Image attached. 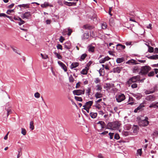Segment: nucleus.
<instances>
[{
	"mask_svg": "<svg viewBox=\"0 0 158 158\" xmlns=\"http://www.w3.org/2000/svg\"><path fill=\"white\" fill-rule=\"evenodd\" d=\"M151 69V68L149 66H144L141 67L139 74L142 75L147 74Z\"/></svg>",
	"mask_w": 158,
	"mask_h": 158,
	"instance_id": "1",
	"label": "nucleus"
},
{
	"mask_svg": "<svg viewBox=\"0 0 158 158\" xmlns=\"http://www.w3.org/2000/svg\"><path fill=\"white\" fill-rule=\"evenodd\" d=\"M140 79V77L139 75L133 76L129 79L127 81V82L129 85H131L132 84V83H135L137 82L138 80H139Z\"/></svg>",
	"mask_w": 158,
	"mask_h": 158,
	"instance_id": "2",
	"label": "nucleus"
},
{
	"mask_svg": "<svg viewBox=\"0 0 158 158\" xmlns=\"http://www.w3.org/2000/svg\"><path fill=\"white\" fill-rule=\"evenodd\" d=\"M116 101L118 102H120L124 100L125 99V95L122 93H119L115 96Z\"/></svg>",
	"mask_w": 158,
	"mask_h": 158,
	"instance_id": "3",
	"label": "nucleus"
},
{
	"mask_svg": "<svg viewBox=\"0 0 158 158\" xmlns=\"http://www.w3.org/2000/svg\"><path fill=\"white\" fill-rule=\"evenodd\" d=\"M148 117H145L144 119L140 121V125L143 127L147 126L149 124V122L148 121Z\"/></svg>",
	"mask_w": 158,
	"mask_h": 158,
	"instance_id": "4",
	"label": "nucleus"
},
{
	"mask_svg": "<svg viewBox=\"0 0 158 158\" xmlns=\"http://www.w3.org/2000/svg\"><path fill=\"white\" fill-rule=\"evenodd\" d=\"M85 93V90L77 89L74 90L73 91V93L74 95H80L83 94Z\"/></svg>",
	"mask_w": 158,
	"mask_h": 158,
	"instance_id": "5",
	"label": "nucleus"
},
{
	"mask_svg": "<svg viewBox=\"0 0 158 158\" xmlns=\"http://www.w3.org/2000/svg\"><path fill=\"white\" fill-rule=\"evenodd\" d=\"M113 129L115 130L118 129L121 125L120 122L118 121H116L113 123Z\"/></svg>",
	"mask_w": 158,
	"mask_h": 158,
	"instance_id": "6",
	"label": "nucleus"
},
{
	"mask_svg": "<svg viewBox=\"0 0 158 158\" xmlns=\"http://www.w3.org/2000/svg\"><path fill=\"white\" fill-rule=\"evenodd\" d=\"M156 97L154 95H150L147 96L145 98V99L148 101H152L155 100Z\"/></svg>",
	"mask_w": 158,
	"mask_h": 158,
	"instance_id": "7",
	"label": "nucleus"
},
{
	"mask_svg": "<svg viewBox=\"0 0 158 158\" xmlns=\"http://www.w3.org/2000/svg\"><path fill=\"white\" fill-rule=\"evenodd\" d=\"M31 15V12H27L23 14L22 17L23 19L24 18L28 19Z\"/></svg>",
	"mask_w": 158,
	"mask_h": 158,
	"instance_id": "8",
	"label": "nucleus"
},
{
	"mask_svg": "<svg viewBox=\"0 0 158 158\" xmlns=\"http://www.w3.org/2000/svg\"><path fill=\"white\" fill-rule=\"evenodd\" d=\"M144 107V105L143 103L140 104L139 106L134 110V112L136 113L138 112V110H143V108Z\"/></svg>",
	"mask_w": 158,
	"mask_h": 158,
	"instance_id": "9",
	"label": "nucleus"
},
{
	"mask_svg": "<svg viewBox=\"0 0 158 158\" xmlns=\"http://www.w3.org/2000/svg\"><path fill=\"white\" fill-rule=\"evenodd\" d=\"M122 69V67L117 66L113 68L112 72L114 73H119Z\"/></svg>",
	"mask_w": 158,
	"mask_h": 158,
	"instance_id": "10",
	"label": "nucleus"
},
{
	"mask_svg": "<svg viewBox=\"0 0 158 158\" xmlns=\"http://www.w3.org/2000/svg\"><path fill=\"white\" fill-rule=\"evenodd\" d=\"M125 46L122 45L120 44H118L116 45V49L118 51H120L124 49L125 48Z\"/></svg>",
	"mask_w": 158,
	"mask_h": 158,
	"instance_id": "11",
	"label": "nucleus"
},
{
	"mask_svg": "<svg viewBox=\"0 0 158 158\" xmlns=\"http://www.w3.org/2000/svg\"><path fill=\"white\" fill-rule=\"evenodd\" d=\"M94 27L92 25H90L88 24L84 25L83 27V28L85 30H91L93 29Z\"/></svg>",
	"mask_w": 158,
	"mask_h": 158,
	"instance_id": "12",
	"label": "nucleus"
},
{
	"mask_svg": "<svg viewBox=\"0 0 158 158\" xmlns=\"http://www.w3.org/2000/svg\"><path fill=\"white\" fill-rule=\"evenodd\" d=\"M58 64L62 68L65 72H66L67 71V67L64 63L61 62L60 61H58Z\"/></svg>",
	"mask_w": 158,
	"mask_h": 158,
	"instance_id": "13",
	"label": "nucleus"
},
{
	"mask_svg": "<svg viewBox=\"0 0 158 158\" xmlns=\"http://www.w3.org/2000/svg\"><path fill=\"white\" fill-rule=\"evenodd\" d=\"M77 2L76 1H74L73 2H67L64 1V4L68 6H76V5Z\"/></svg>",
	"mask_w": 158,
	"mask_h": 158,
	"instance_id": "14",
	"label": "nucleus"
},
{
	"mask_svg": "<svg viewBox=\"0 0 158 158\" xmlns=\"http://www.w3.org/2000/svg\"><path fill=\"white\" fill-rule=\"evenodd\" d=\"M139 128L137 125H134L132 127L133 132L135 134H137Z\"/></svg>",
	"mask_w": 158,
	"mask_h": 158,
	"instance_id": "15",
	"label": "nucleus"
},
{
	"mask_svg": "<svg viewBox=\"0 0 158 158\" xmlns=\"http://www.w3.org/2000/svg\"><path fill=\"white\" fill-rule=\"evenodd\" d=\"M64 47L65 48L69 49L71 48L70 43L69 42H67L64 44Z\"/></svg>",
	"mask_w": 158,
	"mask_h": 158,
	"instance_id": "16",
	"label": "nucleus"
},
{
	"mask_svg": "<svg viewBox=\"0 0 158 158\" xmlns=\"http://www.w3.org/2000/svg\"><path fill=\"white\" fill-rule=\"evenodd\" d=\"M147 57L148 59H150L156 60L158 59V55H153Z\"/></svg>",
	"mask_w": 158,
	"mask_h": 158,
	"instance_id": "17",
	"label": "nucleus"
},
{
	"mask_svg": "<svg viewBox=\"0 0 158 158\" xmlns=\"http://www.w3.org/2000/svg\"><path fill=\"white\" fill-rule=\"evenodd\" d=\"M93 102V101H89L85 103V105L86 106V107L91 108V106L92 105Z\"/></svg>",
	"mask_w": 158,
	"mask_h": 158,
	"instance_id": "18",
	"label": "nucleus"
},
{
	"mask_svg": "<svg viewBox=\"0 0 158 158\" xmlns=\"http://www.w3.org/2000/svg\"><path fill=\"white\" fill-rule=\"evenodd\" d=\"M89 37V33H85L82 36V40L87 39Z\"/></svg>",
	"mask_w": 158,
	"mask_h": 158,
	"instance_id": "19",
	"label": "nucleus"
},
{
	"mask_svg": "<svg viewBox=\"0 0 158 158\" xmlns=\"http://www.w3.org/2000/svg\"><path fill=\"white\" fill-rule=\"evenodd\" d=\"M29 4H23L19 5H18V6L20 7V8L23 7L24 8H28L29 7Z\"/></svg>",
	"mask_w": 158,
	"mask_h": 158,
	"instance_id": "20",
	"label": "nucleus"
},
{
	"mask_svg": "<svg viewBox=\"0 0 158 158\" xmlns=\"http://www.w3.org/2000/svg\"><path fill=\"white\" fill-rule=\"evenodd\" d=\"M79 64L77 62H74L72 63L71 65V68L73 69L74 68H76L78 66Z\"/></svg>",
	"mask_w": 158,
	"mask_h": 158,
	"instance_id": "21",
	"label": "nucleus"
},
{
	"mask_svg": "<svg viewBox=\"0 0 158 158\" xmlns=\"http://www.w3.org/2000/svg\"><path fill=\"white\" fill-rule=\"evenodd\" d=\"M95 48L92 46H89L88 47V51L89 52H93L94 51Z\"/></svg>",
	"mask_w": 158,
	"mask_h": 158,
	"instance_id": "22",
	"label": "nucleus"
},
{
	"mask_svg": "<svg viewBox=\"0 0 158 158\" xmlns=\"http://www.w3.org/2000/svg\"><path fill=\"white\" fill-rule=\"evenodd\" d=\"M90 115L92 118H94L96 117L97 113L91 112L90 113Z\"/></svg>",
	"mask_w": 158,
	"mask_h": 158,
	"instance_id": "23",
	"label": "nucleus"
},
{
	"mask_svg": "<svg viewBox=\"0 0 158 158\" xmlns=\"http://www.w3.org/2000/svg\"><path fill=\"white\" fill-rule=\"evenodd\" d=\"M139 68L138 66H135L133 68V71L134 73H136L138 72Z\"/></svg>",
	"mask_w": 158,
	"mask_h": 158,
	"instance_id": "24",
	"label": "nucleus"
},
{
	"mask_svg": "<svg viewBox=\"0 0 158 158\" xmlns=\"http://www.w3.org/2000/svg\"><path fill=\"white\" fill-rule=\"evenodd\" d=\"M127 63H128L129 64H139L136 63L135 60H128L127 62Z\"/></svg>",
	"mask_w": 158,
	"mask_h": 158,
	"instance_id": "25",
	"label": "nucleus"
},
{
	"mask_svg": "<svg viewBox=\"0 0 158 158\" xmlns=\"http://www.w3.org/2000/svg\"><path fill=\"white\" fill-rule=\"evenodd\" d=\"M49 6V3L46 2H45L44 4H41V7L42 8H46Z\"/></svg>",
	"mask_w": 158,
	"mask_h": 158,
	"instance_id": "26",
	"label": "nucleus"
},
{
	"mask_svg": "<svg viewBox=\"0 0 158 158\" xmlns=\"http://www.w3.org/2000/svg\"><path fill=\"white\" fill-rule=\"evenodd\" d=\"M95 96L97 98H99L102 97V95L101 93L97 92L95 95Z\"/></svg>",
	"mask_w": 158,
	"mask_h": 158,
	"instance_id": "27",
	"label": "nucleus"
},
{
	"mask_svg": "<svg viewBox=\"0 0 158 158\" xmlns=\"http://www.w3.org/2000/svg\"><path fill=\"white\" fill-rule=\"evenodd\" d=\"M123 60L124 59L123 58H117L116 60V62L118 63H120L123 62Z\"/></svg>",
	"mask_w": 158,
	"mask_h": 158,
	"instance_id": "28",
	"label": "nucleus"
},
{
	"mask_svg": "<svg viewBox=\"0 0 158 158\" xmlns=\"http://www.w3.org/2000/svg\"><path fill=\"white\" fill-rule=\"evenodd\" d=\"M33 124L34 123L33 121H31L30 122V128L31 130H32L34 129V126L33 125Z\"/></svg>",
	"mask_w": 158,
	"mask_h": 158,
	"instance_id": "29",
	"label": "nucleus"
},
{
	"mask_svg": "<svg viewBox=\"0 0 158 158\" xmlns=\"http://www.w3.org/2000/svg\"><path fill=\"white\" fill-rule=\"evenodd\" d=\"M53 53L58 59H60L62 58V56L60 54L56 52H54Z\"/></svg>",
	"mask_w": 158,
	"mask_h": 158,
	"instance_id": "30",
	"label": "nucleus"
},
{
	"mask_svg": "<svg viewBox=\"0 0 158 158\" xmlns=\"http://www.w3.org/2000/svg\"><path fill=\"white\" fill-rule=\"evenodd\" d=\"M113 123H108L107 126L108 127L107 128L111 129H113Z\"/></svg>",
	"mask_w": 158,
	"mask_h": 158,
	"instance_id": "31",
	"label": "nucleus"
},
{
	"mask_svg": "<svg viewBox=\"0 0 158 158\" xmlns=\"http://www.w3.org/2000/svg\"><path fill=\"white\" fill-rule=\"evenodd\" d=\"M148 52L150 53H152L154 51L153 48L152 47L149 45H148Z\"/></svg>",
	"mask_w": 158,
	"mask_h": 158,
	"instance_id": "32",
	"label": "nucleus"
},
{
	"mask_svg": "<svg viewBox=\"0 0 158 158\" xmlns=\"http://www.w3.org/2000/svg\"><path fill=\"white\" fill-rule=\"evenodd\" d=\"M96 87L97 88V89H96V90L97 91H101L102 89V87L100 85L98 84L96 86Z\"/></svg>",
	"mask_w": 158,
	"mask_h": 158,
	"instance_id": "33",
	"label": "nucleus"
},
{
	"mask_svg": "<svg viewBox=\"0 0 158 158\" xmlns=\"http://www.w3.org/2000/svg\"><path fill=\"white\" fill-rule=\"evenodd\" d=\"M153 93V91H152L151 89L150 90H146L145 91V93L146 94H148Z\"/></svg>",
	"mask_w": 158,
	"mask_h": 158,
	"instance_id": "34",
	"label": "nucleus"
},
{
	"mask_svg": "<svg viewBox=\"0 0 158 158\" xmlns=\"http://www.w3.org/2000/svg\"><path fill=\"white\" fill-rule=\"evenodd\" d=\"M75 99L77 101L81 102L82 101V99L81 98V97H78L77 96H75L74 97Z\"/></svg>",
	"mask_w": 158,
	"mask_h": 158,
	"instance_id": "35",
	"label": "nucleus"
},
{
	"mask_svg": "<svg viewBox=\"0 0 158 158\" xmlns=\"http://www.w3.org/2000/svg\"><path fill=\"white\" fill-rule=\"evenodd\" d=\"M26 130L23 128H21V133L24 135H26Z\"/></svg>",
	"mask_w": 158,
	"mask_h": 158,
	"instance_id": "36",
	"label": "nucleus"
},
{
	"mask_svg": "<svg viewBox=\"0 0 158 158\" xmlns=\"http://www.w3.org/2000/svg\"><path fill=\"white\" fill-rule=\"evenodd\" d=\"M87 56V54L85 53L82 54L81 56V59L82 60H84Z\"/></svg>",
	"mask_w": 158,
	"mask_h": 158,
	"instance_id": "37",
	"label": "nucleus"
},
{
	"mask_svg": "<svg viewBox=\"0 0 158 158\" xmlns=\"http://www.w3.org/2000/svg\"><path fill=\"white\" fill-rule=\"evenodd\" d=\"M69 82H74V79L72 75H70L69 77Z\"/></svg>",
	"mask_w": 158,
	"mask_h": 158,
	"instance_id": "38",
	"label": "nucleus"
},
{
	"mask_svg": "<svg viewBox=\"0 0 158 158\" xmlns=\"http://www.w3.org/2000/svg\"><path fill=\"white\" fill-rule=\"evenodd\" d=\"M102 27L103 29H106L107 27L106 23H103L102 24Z\"/></svg>",
	"mask_w": 158,
	"mask_h": 158,
	"instance_id": "39",
	"label": "nucleus"
},
{
	"mask_svg": "<svg viewBox=\"0 0 158 158\" xmlns=\"http://www.w3.org/2000/svg\"><path fill=\"white\" fill-rule=\"evenodd\" d=\"M90 89L88 87L86 90V93L87 94L88 96H89L90 95Z\"/></svg>",
	"mask_w": 158,
	"mask_h": 158,
	"instance_id": "40",
	"label": "nucleus"
},
{
	"mask_svg": "<svg viewBox=\"0 0 158 158\" xmlns=\"http://www.w3.org/2000/svg\"><path fill=\"white\" fill-rule=\"evenodd\" d=\"M155 74L154 72L153 71H151L148 74V76L149 77L153 76Z\"/></svg>",
	"mask_w": 158,
	"mask_h": 158,
	"instance_id": "41",
	"label": "nucleus"
},
{
	"mask_svg": "<svg viewBox=\"0 0 158 158\" xmlns=\"http://www.w3.org/2000/svg\"><path fill=\"white\" fill-rule=\"evenodd\" d=\"M151 90L152 91H153V93L156 91H157V87L156 85H155L153 87V89H152Z\"/></svg>",
	"mask_w": 158,
	"mask_h": 158,
	"instance_id": "42",
	"label": "nucleus"
},
{
	"mask_svg": "<svg viewBox=\"0 0 158 158\" xmlns=\"http://www.w3.org/2000/svg\"><path fill=\"white\" fill-rule=\"evenodd\" d=\"M40 55L43 59H46L48 58V56L47 55L45 54L44 55L42 53H41Z\"/></svg>",
	"mask_w": 158,
	"mask_h": 158,
	"instance_id": "43",
	"label": "nucleus"
},
{
	"mask_svg": "<svg viewBox=\"0 0 158 158\" xmlns=\"http://www.w3.org/2000/svg\"><path fill=\"white\" fill-rule=\"evenodd\" d=\"M7 111V116L12 113V111L10 109H5Z\"/></svg>",
	"mask_w": 158,
	"mask_h": 158,
	"instance_id": "44",
	"label": "nucleus"
},
{
	"mask_svg": "<svg viewBox=\"0 0 158 158\" xmlns=\"http://www.w3.org/2000/svg\"><path fill=\"white\" fill-rule=\"evenodd\" d=\"M81 74L84 75H86L87 74V72L85 69H83L81 72Z\"/></svg>",
	"mask_w": 158,
	"mask_h": 158,
	"instance_id": "45",
	"label": "nucleus"
},
{
	"mask_svg": "<svg viewBox=\"0 0 158 158\" xmlns=\"http://www.w3.org/2000/svg\"><path fill=\"white\" fill-rule=\"evenodd\" d=\"M120 138V136L118 134L116 133L114 136V139L117 140L118 139Z\"/></svg>",
	"mask_w": 158,
	"mask_h": 158,
	"instance_id": "46",
	"label": "nucleus"
},
{
	"mask_svg": "<svg viewBox=\"0 0 158 158\" xmlns=\"http://www.w3.org/2000/svg\"><path fill=\"white\" fill-rule=\"evenodd\" d=\"M57 3L60 6H63V1L62 0H57Z\"/></svg>",
	"mask_w": 158,
	"mask_h": 158,
	"instance_id": "47",
	"label": "nucleus"
},
{
	"mask_svg": "<svg viewBox=\"0 0 158 158\" xmlns=\"http://www.w3.org/2000/svg\"><path fill=\"white\" fill-rule=\"evenodd\" d=\"M131 84V87L133 89L136 88L137 87V85L135 83H134Z\"/></svg>",
	"mask_w": 158,
	"mask_h": 158,
	"instance_id": "48",
	"label": "nucleus"
},
{
	"mask_svg": "<svg viewBox=\"0 0 158 158\" xmlns=\"http://www.w3.org/2000/svg\"><path fill=\"white\" fill-rule=\"evenodd\" d=\"M56 48L58 49L62 50V46L60 44H58L56 46Z\"/></svg>",
	"mask_w": 158,
	"mask_h": 158,
	"instance_id": "49",
	"label": "nucleus"
},
{
	"mask_svg": "<svg viewBox=\"0 0 158 158\" xmlns=\"http://www.w3.org/2000/svg\"><path fill=\"white\" fill-rule=\"evenodd\" d=\"M142 153V149H139L137 150V154L139 155V156H141Z\"/></svg>",
	"mask_w": 158,
	"mask_h": 158,
	"instance_id": "50",
	"label": "nucleus"
},
{
	"mask_svg": "<svg viewBox=\"0 0 158 158\" xmlns=\"http://www.w3.org/2000/svg\"><path fill=\"white\" fill-rule=\"evenodd\" d=\"M123 134L126 136L128 135L129 134V133L128 131H123L122 132Z\"/></svg>",
	"mask_w": 158,
	"mask_h": 158,
	"instance_id": "51",
	"label": "nucleus"
},
{
	"mask_svg": "<svg viewBox=\"0 0 158 158\" xmlns=\"http://www.w3.org/2000/svg\"><path fill=\"white\" fill-rule=\"evenodd\" d=\"M14 9H13V10H8L6 12V13L7 14L9 15V14H10V13L13 12H14Z\"/></svg>",
	"mask_w": 158,
	"mask_h": 158,
	"instance_id": "52",
	"label": "nucleus"
},
{
	"mask_svg": "<svg viewBox=\"0 0 158 158\" xmlns=\"http://www.w3.org/2000/svg\"><path fill=\"white\" fill-rule=\"evenodd\" d=\"M114 135V133H113L110 132L109 133V135L110 136V139H113Z\"/></svg>",
	"mask_w": 158,
	"mask_h": 158,
	"instance_id": "53",
	"label": "nucleus"
},
{
	"mask_svg": "<svg viewBox=\"0 0 158 158\" xmlns=\"http://www.w3.org/2000/svg\"><path fill=\"white\" fill-rule=\"evenodd\" d=\"M100 124L102 128H105V124L104 122L102 121Z\"/></svg>",
	"mask_w": 158,
	"mask_h": 158,
	"instance_id": "54",
	"label": "nucleus"
},
{
	"mask_svg": "<svg viewBox=\"0 0 158 158\" xmlns=\"http://www.w3.org/2000/svg\"><path fill=\"white\" fill-rule=\"evenodd\" d=\"M35 97L37 98L40 97V94L38 92H36L34 94Z\"/></svg>",
	"mask_w": 158,
	"mask_h": 158,
	"instance_id": "55",
	"label": "nucleus"
},
{
	"mask_svg": "<svg viewBox=\"0 0 158 158\" xmlns=\"http://www.w3.org/2000/svg\"><path fill=\"white\" fill-rule=\"evenodd\" d=\"M11 48L14 52H15V53L18 54H20L19 53V52H18V50L16 49H15V48L13 47H11Z\"/></svg>",
	"mask_w": 158,
	"mask_h": 158,
	"instance_id": "56",
	"label": "nucleus"
},
{
	"mask_svg": "<svg viewBox=\"0 0 158 158\" xmlns=\"http://www.w3.org/2000/svg\"><path fill=\"white\" fill-rule=\"evenodd\" d=\"M100 81V80L98 78H95V80L94 81V82L96 84L98 83Z\"/></svg>",
	"mask_w": 158,
	"mask_h": 158,
	"instance_id": "57",
	"label": "nucleus"
},
{
	"mask_svg": "<svg viewBox=\"0 0 158 158\" xmlns=\"http://www.w3.org/2000/svg\"><path fill=\"white\" fill-rule=\"evenodd\" d=\"M64 40V39L62 36H61L60 37L59 39V41L60 42L62 43Z\"/></svg>",
	"mask_w": 158,
	"mask_h": 158,
	"instance_id": "58",
	"label": "nucleus"
},
{
	"mask_svg": "<svg viewBox=\"0 0 158 158\" xmlns=\"http://www.w3.org/2000/svg\"><path fill=\"white\" fill-rule=\"evenodd\" d=\"M153 135L156 136H158V131H155L153 132Z\"/></svg>",
	"mask_w": 158,
	"mask_h": 158,
	"instance_id": "59",
	"label": "nucleus"
},
{
	"mask_svg": "<svg viewBox=\"0 0 158 158\" xmlns=\"http://www.w3.org/2000/svg\"><path fill=\"white\" fill-rule=\"evenodd\" d=\"M106 61L104 58L102 59L99 60L100 63H104Z\"/></svg>",
	"mask_w": 158,
	"mask_h": 158,
	"instance_id": "60",
	"label": "nucleus"
},
{
	"mask_svg": "<svg viewBox=\"0 0 158 158\" xmlns=\"http://www.w3.org/2000/svg\"><path fill=\"white\" fill-rule=\"evenodd\" d=\"M80 82H79L78 83H77L76 84V88H79V87L80 86Z\"/></svg>",
	"mask_w": 158,
	"mask_h": 158,
	"instance_id": "61",
	"label": "nucleus"
},
{
	"mask_svg": "<svg viewBox=\"0 0 158 158\" xmlns=\"http://www.w3.org/2000/svg\"><path fill=\"white\" fill-rule=\"evenodd\" d=\"M68 30L69 32H68V35L69 36L71 35L72 31V30H71L70 29H68Z\"/></svg>",
	"mask_w": 158,
	"mask_h": 158,
	"instance_id": "62",
	"label": "nucleus"
},
{
	"mask_svg": "<svg viewBox=\"0 0 158 158\" xmlns=\"http://www.w3.org/2000/svg\"><path fill=\"white\" fill-rule=\"evenodd\" d=\"M152 24L151 23L149 24L148 26L147 27L148 28H149L150 29H152Z\"/></svg>",
	"mask_w": 158,
	"mask_h": 158,
	"instance_id": "63",
	"label": "nucleus"
},
{
	"mask_svg": "<svg viewBox=\"0 0 158 158\" xmlns=\"http://www.w3.org/2000/svg\"><path fill=\"white\" fill-rule=\"evenodd\" d=\"M15 4L12 3L8 6V8H12L14 6Z\"/></svg>",
	"mask_w": 158,
	"mask_h": 158,
	"instance_id": "64",
	"label": "nucleus"
}]
</instances>
